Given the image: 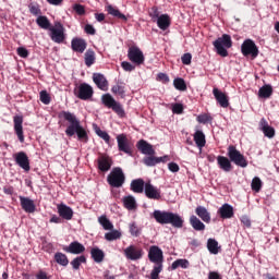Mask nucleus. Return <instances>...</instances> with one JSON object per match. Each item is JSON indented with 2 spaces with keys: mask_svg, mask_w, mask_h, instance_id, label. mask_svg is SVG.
<instances>
[{
  "mask_svg": "<svg viewBox=\"0 0 279 279\" xmlns=\"http://www.w3.org/2000/svg\"><path fill=\"white\" fill-rule=\"evenodd\" d=\"M58 119L60 120L59 123L68 121L69 125L65 129V135L69 136V138L76 134L78 141L88 143V133L86 132V129L82 126V122H80V119H77L75 113L63 110L58 113Z\"/></svg>",
  "mask_w": 279,
  "mask_h": 279,
  "instance_id": "f257e3e1",
  "label": "nucleus"
},
{
  "mask_svg": "<svg viewBox=\"0 0 279 279\" xmlns=\"http://www.w3.org/2000/svg\"><path fill=\"white\" fill-rule=\"evenodd\" d=\"M216 53L221 58H228V49L232 47V37L228 34H223L213 43Z\"/></svg>",
  "mask_w": 279,
  "mask_h": 279,
  "instance_id": "f03ea898",
  "label": "nucleus"
},
{
  "mask_svg": "<svg viewBox=\"0 0 279 279\" xmlns=\"http://www.w3.org/2000/svg\"><path fill=\"white\" fill-rule=\"evenodd\" d=\"M107 182L112 189H121L125 184V173L121 167H116L107 177Z\"/></svg>",
  "mask_w": 279,
  "mask_h": 279,
  "instance_id": "7ed1b4c3",
  "label": "nucleus"
},
{
  "mask_svg": "<svg viewBox=\"0 0 279 279\" xmlns=\"http://www.w3.org/2000/svg\"><path fill=\"white\" fill-rule=\"evenodd\" d=\"M227 156L230 159L231 162H234L236 167H241L242 169H245L247 167V158H245V155L241 154L239 149H236V146L230 145L227 148Z\"/></svg>",
  "mask_w": 279,
  "mask_h": 279,
  "instance_id": "20e7f679",
  "label": "nucleus"
},
{
  "mask_svg": "<svg viewBox=\"0 0 279 279\" xmlns=\"http://www.w3.org/2000/svg\"><path fill=\"white\" fill-rule=\"evenodd\" d=\"M241 53L242 56H244V58H250L251 56L252 60H256L260 51L258 50V46H256V43H254V40L245 39L241 45Z\"/></svg>",
  "mask_w": 279,
  "mask_h": 279,
  "instance_id": "39448f33",
  "label": "nucleus"
},
{
  "mask_svg": "<svg viewBox=\"0 0 279 279\" xmlns=\"http://www.w3.org/2000/svg\"><path fill=\"white\" fill-rule=\"evenodd\" d=\"M73 93L77 99H81L82 101H88L89 99H93V95H95L93 86L88 85L87 83H81L74 88Z\"/></svg>",
  "mask_w": 279,
  "mask_h": 279,
  "instance_id": "423d86ee",
  "label": "nucleus"
},
{
  "mask_svg": "<svg viewBox=\"0 0 279 279\" xmlns=\"http://www.w3.org/2000/svg\"><path fill=\"white\" fill-rule=\"evenodd\" d=\"M50 38L57 45H62L64 40H66V34H64L65 28L64 25L60 22H56L54 26L50 27Z\"/></svg>",
  "mask_w": 279,
  "mask_h": 279,
  "instance_id": "0eeeda50",
  "label": "nucleus"
},
{
  "mask_svg": "<svg viewBox=\"0 0 279 279\" xmlns=\"http://www.w3.org/2000/svg\"><path fill=\"white\" fill-rule=\"evenodd\" d=\"M101 101L106 108H111L116 114H119L121 118L125 117V110H123V107L121 104L117 102L112 95L105 94L101 96Z\"/></svg>",
  "mask_w": 279,
  "mask_h": 279,
  "instance_id": "6e6552de",
  "label": "nucleus"
},
{
  "mask_svg": "<svg viewBox=\"0 0 279 279\" xmlns=\"http://www.w3.org/2000/svg\"><path fill=\"white\" fill-rule=\"evenodd\" d=\"M128 58L133 64H144L145 63V54H143V50L137 46H131L128 50Z\"/></svg>",
  "mask_w": 279,
  "mask_h": 279,
  "instance_id": "1a4fd4ad",
  "label": "nucleus"
},
{
  "mask_svg": "<svg viewBox=\"0 0 279 279\" xmlns=\"http://www.w3.org/2000/svg\"><path fill=\"white\" fill-rule=\"evenodd\" d=\"M144 254L143 247L137 245H130L124 250V256L128 260H141Z\"/></svg>",
  "mask_w": 279,
  "mask_h": 279,
  "instance_id": "9d476101",
  "label": "nucleus"
},
{
  "mask_svg": "<svg viewBox=\"0 0 279 279\" xmlns=\"http://www.w3.org/2000/svg\"><path fill=\"white\" fill-rule=\"evenodd\" d=\"M148 260L154 263L155 265H162L165 263V255L162 253V248H159L156 245L149 247L148 251Z\"/></svg>",
  "mask_w": 279,
  "mask_h": 279,
  "instance_id": "9b49d317",
  "label": "nucleus"
},
{
  "mask_svg": "<svg viewBox=\"0 0 279 279\" xmlns=\"http://www.w3.org/2000/svg\"><path fill=\"white\" fill-rule=\"evenodd\" d=\"M15 163L21 167L24 171L29 172L32 167L29 166V157L25 151H19L13 155Z\"/></svg>",
  "mask_w": 279,
  "mask_h": 279,
  "instance_id": "f8f14e48",
  "label": "nucleus"
},
{
  "mask_svg": "<svg viewBox=\"0 0 279 279\" xmlns=\"http://www.w3.org/2000/svg\"><path fill=\"white\" fill-rule=\"evenodd\" d=\"M144 193L148 199H155L156 202L162 199L160 189L154 186L150 182L145 183Z\"/></svg>",
  "mask_w": 279,
  "mask_h": 279,
  "instance_id": "ddd939ff",
  "label": "nucleus"
},
{
  "mask_svg": "<svg viewBox=\"0 0 279 279\" xmlns=\"http://www.w3.org/2000/svg\"><path fill=\"white\" fill-rule=\"evenodd\" d=\"M118 149L119 151H123V154L132 155V143L128 140V135L119 134L117 136Z\"/></svg>",
  "mask_w": 279,
  "mask_h": 279,
  "instance_id": "4468645a",
  "label": "nucleus"
},
{
  "mask_svg": "<svg viewBox=\"0 0 279 279\" xmlns=\"http://www.w3.org/2000/svg\"><path fill=\"white\" fill-rule=\"evenodd\" d=\"M14 132L20 141V143H25V135L23 134V116H14Z\"/></svg>",
  "mask_w": 279,
  "mask_h": 279,
  "instance_id": "2eb2a0df",
  "label": "nucleus"
},
{
  "mask_svg": "<svg viewBox=\"0 0 279 279\" xmlns=\"http://www.w3.org/2000/svg\"><path fill=\"white\" fill-rule=\"evenodd\" d=\"M213 95L221 108H228L230 106V100L228 99V95L219 90V88L215 87L213 89Z\"/></svg>",
  "mask_w": 279,
  "mask_h": 279,
  "instance_id": "dca6fc26",
  "label": "nucleus"
},
{
  "mask_svg": "<svg viewBox=\"0 0 279 279\" xmlns=\"http://www.w3.org/2000/svg\"><path fill=\"white\" fill-rule=\"evenodd\" d=\"M97 162L98 169L102 173L110 171V169L112 168V158H110V156L108 155H101L100 157H98Z\"/></svg>",
  "mask_w": 279,
  "mask_h": 279,
  "instance_id": "f3484780",
  "label": "nucleus"
},
{
  "mask_svg": "<svg viewBox=\"0 0 279 279\" xmlns=\"http://www.w3.org/2000/svg\"><path fill=\"white\" fill-rule=\"evenodd\" d=\"M86 47H88L86 39L75 37L71 40V49L76 53H84V51H86Z\"/></svg>",
  "mask_w": 279,
  "mask_h": 279,
  "instance_id": "a211bd4d",
  "label": "nucleus"
},
{
  "mask_svg": "<svg viewBox=\"0 0 279 279\" xmlns=\"http://www.w3.org/2000/svg\"><path fill=\"white\" fill-rule=\"evenodd\" d=\"M136 147H137L138 151H141L145 156H155L156 155V150L154 149V146L151 144L147 143V141H145V140H140L136 144Z\"/></svg>",
  "mask_w": 279,
  "mask_h": 279,
  "instance_id": "6ab92c4d",
  "label": "nucleus"
},
{
  "mask_svg": "<svg viewBox=\"0 0 279 279\" xmlns=\"http://www.w3.org/2000/svg\"><path fill=\"white\" fill-rule=\"evenodd\" d=\"M57 210L61 219H65V221H71V219H73V209L65 204H59Z\"/></svg>",
  "mask_w": 279,
  "mask_h": 279,
  "instance_id": "aec40b11",
  "label": "nucleus"
},
{
  "mask_svg": "<svg viewBox=\"0 0 279 279\" xmlns=\"http://www.w3.org/2000/svg\"><path fill=\"white\" fill-rule=\"evenodd\" d=\"M160 162H169V156L154 157V155H149L144 158V165H146V167H156V165H160Z\"/></svg>",
  "mask_w": 279,
  "mask_h": 279,
  "instance_id": "412c9836",
  "label": "nucleus"
},
{
  "mask_svg": "<svg viewBox=\"0 0 279 279\" xmlns=\"http://www.w3.org/2000/svg\"><path fill=\"white\" fill-rule=\"evenodd\" d=\"M217 165L221 171H225V173H230L232 171V161L230 160V157L226 156H218L217 157Z\"/></svg>",
  "mask_w": 279,
  "mask_h": 279,
  "instance_id": "4be33fe9",
  "label": "nucleus"
},
{
  "mask_svg": "<svg viewBox=\"0 0 279 279\" xmlns=\"http://www.w3.org/2000/svg\"><path fill=\"white\" fill-rule=\"evenodd\" d=\"M220 219H232L234 217V207L226 203L218 209Z\"/></svg>",
  "mask_w": 279,
  "mask_h": 279,
  "instance_id": "5701e85b",
  "label": "nucleus"
},
{
  "mask_svg": "<svg viewBox=\"0 0 279 279\" xmlns=\"http://www.w3.org/2000/svg\"><path fill=\"white\" fill-rule=\"evenodd\" d=\"M63 250L68 254H84V252H86V247L84 246V244H82L77 241L70 243V245L63 247Z\"/></svg>",
  "mask_w": 279,
  "mask_h": 279,
  "instance_id": "b1692460",
  "label": "nucleus"
},
{
  "mask_svg": "<svg viewBox=\"0 0 279 279\" xmlns=\"http://www.w3.org/2000/svg\"><path fill=\"white\" fill-rule=\"evenodd\" d=\"M20 204L25 213H36V204L29 197L20 196Z\"/></svg>",
  "mask_w": 279,
  "mask_h": 279,
  "instance_id": "393cba45",
  "label": "nucleus"
},
{
  "mask_svg": "<svg viewBox=\"0 0 279 279\" xmlns=\"http://www.w3.org/2000/svg\"><path fill=\"white\" fill-rule=\"evenodd\" d=\"M172 226V228H183L184 227V219L173 211H170L168 216L167 226Z\"/></svg>",
  "mask_w": 279,
  "mask_h": 279,
  "instance_id": "a878e982",
  "label": "nucleus"
},
{
  "mask_svg": "<svg viewBox=\"0 0 279 279\" xmlns=\"http://www.w3.org/2000/svg\"><path fill=\"white\" fill-rule=\"evenodd\" d=\"M170 213L171 211L156 209L153 213V217L157 223H160V226H167Z\"/></svg>",
  "mask_w": 279,
  "mask_h": 279,
  "instance_id": "bb28decb",
  "label": "nucleus"
},
{
  "mask_svg": "<svg viewBox=\"0 0 279 279\" xmlns=\"http://www.w3.org/2000/svg\"><path fill=\"white\" fill-rule=\"evenodd\" d=\"M93 82L100 90H108V80L100 73L93 74Z\"/></svg>",
  "mask_w": 279,
  "mask_h": 279,
  "instance_id": "cd10ccee",
  "label": "nucleus"
},
{
  "mask_svg": "<svg viewBox=\"0 0 279 279\" xmlns=\"http://www.w3.org/2000/svg\"><path fill=\"white\" fill-rule=\"evenodd\" d=\"M156 23L159 29H162V32H166V29H169V27H171V16H169V14H161L157 19Z\"/></svg>",
  "mask_w": 279,
  "mask_h": 279,
  "instance_id": "c85d7f7f",
  "label": "nucleus"
},
{
  "mask_svg": "<svg viewBox=\"0 0 279 279\" xmlns=\"http://www.w3.org/2000/svg\"><path fill=\"white\" fill-rule=\"evenodd\" d=\"M195 214L205 223H210V213L208 211V209H206V207L197 206L196 209H195Z\"/></svg>",
  "mask_w": 279,
  "mask_h": 279,
  "instance_id": "c756f323",
  "label": "nucleus"
},
{
  "mask_svg": "<svg viewBox=\"0 0 279 279\" xmlns=\"http://www.w3.org/2000/svg\"><path fill=\"white\" fill-rule=\"evenodd\" d=\"M274 95V87L271 85L266 84L262 86L258 90V98L259 99H269Z\"/></svg>",
  "mask_w": 279,
  "mask_h": 279,
  "instance_id": "7c9ffc66",
  "label": "nucleus"
},
{
  "mask_svg": "<svg viewBox=\"0 0 279 279\" xmlns=\"http://www.w3.org/2000/svg\"><path fill=\"white\" fill-rule=\"evenodd\" d=\"M190 225L192 226L193 230H196V232H204L206 230V225L197 218V216H191L190 217Z\"/></svg>",
  "mask_w": 279,
  "mask_h": 279,
  "instance_id": "2f4dec72",
  "label": "nucleus"
},
{
  "mask_svg": "<svg viewBox=\"0 0 279 279\" xmlns=\"http://www.w3.org/2000/svg\"><path fill=\"white\" fill-rule=\"evenodd\" d=\"M145 180L134 179L131 181V191H133V193H143L145 191Z\"/></svg>",
  "mask_w": 279,
  "mask_h": 279,
  "instance_id": "473e14b6",
  "label": "nucleus"
},
{
  "mask_svg": "<svg viewBox=\"0 0 279 279\" xmlns=\"http://www.w3.org/2000/svg\"><path fill=\"white\" fill-rule=\"evenodd\" d=\"M194 143L198 147V149H202L203 147H206V135H204V132L196 131L194 133Z\"/></svg>",
  "mask_w": 279,
  "mask_h": 279,
  "instance_id": "72a5a7b5",
  "label": "nucleus"
},
{
  "mask_svg": "<svg viewBox=\"0 0 279 279\" xmlns=\"http://www.w3.org/2000/svg\"><path fill=\"white\" fill-rule=\"evenodd\" d=\"M90 254L95 263H104V258H106V254L99 247L92 248Z\"/></svg>",
  "mask_w": 279,
  "mask_h": 279,
  "instance_id": "f704fd0d",
  "label": "nucleus"
},
{
  "mask_svg": "<svg viewBox=\"0 0 279 279\" xmlns=\"http://www.w3.org/2000/svg\"><path fill=\"white\" fill-rule=\"evenodd\" d=\"M107 12L108 14H110L111 16H114L116 19H120V21H128V16H125V14L121 13V11L114 7H112V4H109L107 7Z\"/></svg>",
  "mask_w": 279,
  "mask_h": 279,
  "instance_id": "c9c22d12",
  "label": "nucleus"
},
{
  "mask_svg": "<svg viewBox=\"0 0 279 279\" xmlns=\"http://www.w3.org/2000/svg\"><path fill=\"white\" fill-rule=\"evenodd\" d=\"M84 60H85V65L86 66H92L93 64H95V61L97 60V57L95 54V50L87 49L85 54H84Z\"/></svg>",
  "mask_w": 279,
  "mask_h": 279,
  "instance_id": "e433bc0d",
  "label": "nucleus"
},
{
  "mask_svg": "<svg viewBox=\"0 0 279 279\" xmlns=\"http://www.w3.org/2000/svg\"><path fill=\"white\" fill-rule=\"evenodd\" d=\"M190 265L189 259H177L172 263L170 269L171 271H175L179 267H181V269H189Z\"/></svg>",
  "mask_w": 279,
  "mask_h": 279,
  "instance_id": "4c0bfd02",
  "label": "nucleus"
},
{
  "mask_svg": "<svg viewBox=\"0 0 279 279\" xmlns=\"http://www.w3.org/2000/svg\"><path fill=\"white\" fill-rule=\"evenodd\" d=\"M207 250L210 254H219V242L213 238H209L207 240Z\"/></svg>",
  "mask_w": 279,
  "mask_h": 279,
  "instance_id": "58836bf2",
  "label": "nucleus"
},
{
  "mask_svg": "<svg viewBox=\"0 0 279 279\" xmlns=\"http://www.w3.org/2000/svg\"><path fill=\"white\" fill-rule=\"evenodd\" d=\"M36 23L41 29H50L51 27V22H49V19L45 15H39L36 19Z\"/></svg>",
  "mask_w": 279,
  "mask_h": 279,
  "instance_id": "ea45409f",
  "label": "nucleus"
},
{
  "mask_svg": "<svg viewBox=\"0 0 279 279\" xmlns=\"http://www.w3.org/2000/svg\"><path fill=\"white\" fill-rule=\"evenodd\" d=\"M111 92L113 95H119L120 97H125V83L118 82L112 86Z\"/></svg>",
  "mask_w": 279,
  "mask_h": 279,
  "instance_id": "a19ab883",
  "label": "nucleus"
},
{
  "mask_svg": "<svg viewBox=\"0 0 279 279\" xmlns=\"http://www.w3.org/2000/svg\"><path fill=\"white\" fill-rule=\"evenodd\" d=\"M124 208L128 210H134L136 208V198L134 196H125L123 198Z\"/></svg>",
  "mask_w": 279,
  "mask_h": 279,
  "instance_id": "79ce46f5",
  "label": "nucleus"
},
{
  "mask_svg": "<svg viewBox=\"0 0 279 279\" xmlns=\"http://www.w3.org/2000/svg\"><path fill=\"white\" fill-rule=\"evenodd\" d=\"M54 260L62 267H66V265H69V257H66V255L61 252L54 254Z\"/></svg>",
  "mask_w": 279,
  "mask_h": 279,
  "instance_id": "37998d69",
  "label": "nucleus"
},
{
  "mask_svg": "<svg viewBox=\"0 0 279 279\" xmlns=\"http://www.w3.org/2000/svg\"><path fill=\"white\" fill-rule=\"evenodd\" d=\"M251 189L255 193H260V190L263 189V181H260V178L258 177L253 178L251 183Z\"/></svg>",
  "mask_w": 279,
  "mask_h": 279,
  "instance_id": "c03bdc74",
  "label": "nucleus"
},
{
  "mask_svg": "<svg viewBox=\"0 0 279 279\" xmlns=\"http://www.w3.org/2000/svg\"><path fill=\"white\" fill-rule=\"evenodd\" d=\"M98 221H99L100 226H102L104 230H112V228H114L112 222H110V220L106 216H100L98 218Z\"/></svg>",
  "mask_w": 279,
  "mask_h": 279,
  "instance_id": "a18cd8bd",
  "label": "nucleus"
},
{
  "mask_svg": "<svg viewBox=\"0 0 279 279\" xmlns=\"http://www.w3.org/2000/svg\"><path fill=\"white\" fill-rule=\"evenodd\" d=\"M122 234L119 230H112L111 232H108L105 234L106 241H117L121 239Z\"/></svg>",
  "mask_w": 279,
  "mask_h": 279,
  "instance_id": "49530a36",
  "label": "nucleus"
},
{
  "mask_svg": "<svg viewBox=\"0 0 279 279\" xmlns=\"http://www.w3.org/2000/svg\"><path fill=\"white\" fill-rule=\"evenodd\" d=\"M173 86L177 90H181V92L186 90V82L184 81V78H181V77L174 78Z\"/></svg>",
  "mask_w": 279,
  "mask_h": 279,
  "instance_id": "de8ad7c7",
  "label": "nucleus"
},
{
  "mask_svg": "<svg viewBox=\"0 0 279 279\" xmlns=\"http://www.w3.org/2000/svg\"><path fill=\"white\" fill-rule=\"evenodd\" d=\"M129 232L131 236H141L142 229L136 225V222H132L129 225Z\"/></svg>",
  "mask_w": 279,
  "mask_h": 279,
  "instance_id": "09e8293b",
  "label": "nucleus"
},
{
  "mask_svg": "<svg viewBox=\"0 0 279 279\" xmlns=\"http://www.w3.org/2000/svg\"><path fill=\"white\" fill-rule=\"evenodd\" d=\"M161 272H162V265L155 264V266L150 272V279H160Z\"/></svg>",
  "mask_w": 279,
  "mask_h": 279,
  "instance_id": "8fccbe9b",
  "label": "nucleus"
},
{
  "mask_svg": "<svg viewBox=\"0 0 279 279\" xmlns=\"http://www.w3.org/2000/svg\"><path fill=\"white\" fill-rule=\"evenodd\" d=\"M82 263H86V256H84V255H81V256L74 258L71 262V265H72L73 269L77 270V269H80Z\"/></svg>",
  "mask_w": 279,
  "mask_h": 279,
  "instance_id": "3c124183",
  "label": "nucleus"
},
{
  "mask_svg": "<svg viewBox=\"0 0 279 279\" xmlns=\"http://www.w3.org/2000/svg\"><path fill=\"white\" fill-rule=\"evenodd\" d=\"M39 99L41 104H45V106H49V104H51V96H49V93H47V90L40 92Z\"/></svg>",
  "mask_w": 279,
  "mask_h": 279,
  "instance_id": "603ef678",
  "label": "nucleus"
},
{
  "mask_svg": "<svg viewBox=\"0 0 279 279\" xmlns=\"http://www.w3.org/2000/svg\"><path fill=\"white\" fill-rule=\"evenodd\" d=\"M28 9L31 14H33V16H40L43 14V11L40 10V5L38 4L31 3L28 5Z\"/></svg>",
  "mask_w": 279,
  "mask_h": 279,
  "instance_id": "864d4df0",
  "label": "nucleus"
},
{
  "mask_svg": "<svg viewBox=\"0 0 279 279\" xmlns=\"http://www.w3.org/2000/svg\"><path fill=\"white\" fill-rule=\"evenodd\" d=\"M96 134H97V136H99L100 138H102V141H105V143H106L107 145H110V135L108 134V132L101 131V129H97V130H96Z\"/></svg>",
  "mask_w": 279,
  "mask_h": 279,
  "instance_id": "5fc2aeb1",
  "label": "nucleus"
},
{
  "mask_svg": "<svg viewBox=\"0 0 279 279\" xmlns=\"http://www.w3.org/2000/svg\"><path fill=\"white\" fill-rule=\"evenodd\" d=\"M151 21L156 23L157 19H160V12L158 11V7H153L148 12Z\"/></svg>",
  "mask_w": 279,
  "mask_h": 279,
  "instance_id": "6e6d98bb",
  "label": "nucleus"
},
{
  "mask_svg": "<svg viewBox=\"0 0 279 279\" xmlns=\"http://www.w3.org/2000/svg\"><path fill=\"white\" fill-rule=\"evenodd\" d=\"M196 120H197L198 123L206 124V123L213 121V117H210V114H208V113H204V114H199L196 118Z\"/></svg>",
  "mask_w": 279,
  "mask_h": 279,
  "instance_id": "4d7b16f0",
  "label": "nucleus"
},
{
  "mask_svg": "<svg viewBox=\"0 0 279 279\" xmlns=\"http://www.w3.org/2000/svg\"><path fill=\"white\" fill-rule=\"evenodd\" d=\"M262 132L264 133V136H267V138H274V136H276V129H274V126H268Z\"/></svg>",
  "mask_w": 279,
  "mask_h": 279,
  "instance_id": "13d9d810",
  "label": "nucleus"
},
{
  "mask_svg": "<svg viewBox=\"0 0 279 279\" xmlns=\"http://www.w3.org/2000/svg\"><path fill=\"white\" fill-rule=\"evenodd\" d=\"M73 10L78 16H84V14H86V9L82 4H74Z\"/></svg>",
  "mask_w": 279,
  "mask_h": 279,
  "instance_id": "bf43d9fd",
  "label": "nucleus"
},
{
  "mask_svg": "<svg viewBox=\"0 0 279 279\" xmlns=\"http://www.w3.org/2000/svg\"><path fill=\"white\" fill-rule=\"evenodd\" d=\"M191 60H193V54L190 52H186L181 57L182 64H185L186 66L191 64Z\"/></svg>",
  "mask_w": 279,
  "mask_h": 279,
  "instance_id": "052dcab7",
  "label": "nucleus"
},
{
  "mask_svg": "<svg viewBox=\"0 0 279 279\" xmlns=\"http://www.w3.org/2000/svg\"><path fill=\"white\" fill-rule=\"evenodd\" d=\"M172 112L173 114H182L184 112V106L182 104H174L172 106Z\"/></svg>",
  "mask_w": 279,
  "mask_h": 279,
  "instance_id": "680f3d73",
  "label": "nucleus"
},
{
  "mask_svg": "<svg viewBox=\"0 0 279 279\" xmlns=\"http://www.w3.org/2000/svg\"><path fill=\"white\" fill-rule=\"evenodd\" d=\"M240 221L244 228H252V220L247 216H242Z\"/></svg>",
  "mask_w": 279,
  "mask_h": 279,
  "instance_id": "e2e57ef3",
  "label": "nucleus"
},
{
  "mask_svg": "<svg viewBox=\"0 0 279 279\" xmlns=\"http://www.w3.org/2000/svg\"><path fill=\"white\" fill-rule=\"evenodd\" d=\"M121 66L123 70L129 71V72H132V71H134V69H136V66L132 65V63H130L128 61H123L121 63Z\"/></svg>",
  "mask_w": 279,
  "mask_h": 279,
  "instance_id": "0e129e2a",
  "label": "nucleus"
},
{
  "mask_svg": "<svg viewBox=\"0 0 279 279\" xmlns=\"http://www.w3.org/2000/svg\"><path fill=\"white\" fill-rule=\"evenodd\" d=\"M17 54L20 58H27L29 56V51H27V49L24 47H20L17 48Z\"/></svg>",
  "mask_w": 279,
  "mask_h": 279,
  "instance_id": "69168bd1",
  "label": "nucleus"
},
{
  "mask_svg": "<svg viewBox=\"0 0 279 279\" xmlns=\"http://www.w3.org/2000/svg\"><path fill=\"white\" fill-rule=\"evenodd\" d=\"M85 32L87 34H89V36H95V34H97V31L95 29V27L90 24H86L85 25Z\"/></svg>",
  "mask_w": 279,
  "mask_h": 279,
  "instance_id": "338daca9",
  "label": "nucleus"
},
{
  "mask_svg": "<svg viewBox=\"0 0 279 279\" xmlns=\"http://www.w3.org/2000/svg\"><path fill=\"white\" fill-rule=\"evenodd\" d=\"M36 278H37V279H49V276H47V274H46L44 270H39V271L36 274Z\"/></svg>",
  "mask_w": 279,
  "mask_h": 279,
  "instance_id": "774afa93",
  "label": "nucleus"
}]
</instances>
